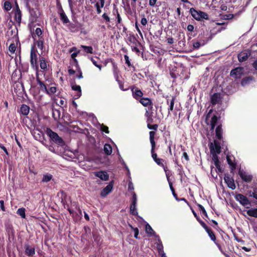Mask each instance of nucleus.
I'll list each match as a JSON object with an SVG mask.
<instances>
[{
    "instance_id": "43",
    "label": "nucleus",
    "mask_w": 257,
    "mask_h": 257,
    "mask_svg": "<svg viewBox=\"0 0 257 257\" xmlns=\"http://www.w3.org/2000/svg\"><path fill=\"white\" fill-rule=\"evenodd\" d=\"M252 80V78L251 77H246L244 79H243L242 81H241V84L242 85H244L245 84H246L248 81H251Z\"/></svg>"
},
{
    "instance_id": "1",
    "label": "nucleus",
    "mask_w": 257,
    "mask_h": 257,
    "mask_svg": "<svg viewBox=\"0 0 257 257\" xmlns=\"http://www.w3.org/2000/svg\"><path fill=\"white\" fill-rule=\"evenodd\" d=\"M190 13L191 16L197 21H201L203 19L208 20L209 18L207 14L206 13L201 11H197L193 8L190 9Z\"/></svg>"
},
{
    "instance_id": "9",
    "label": "nucleus",
    "mask_w": 257,
    "mask_h": 257,
    "mask_svg": "<svg viewBox=\"0 0 257 257\" xmlns=\"http://www.w3.org/2000/svg\"><path fill=\"white\" fill-rule=\"evenodd\" d=\"M210 149L212 154H216L220 152V146L216 141H214V144H211Z\"/></svg>"
},
{
    "instance_id": "55",
    "label": "nucleus",
    "mask_w": 257,
    "mask_h": 257,
    "mask_svg": "<svg viewBox=\"0 0 257 257\" xmlns=\"http://www.w3.org/2000/svg\"><path fill=\"white\" fill-rule=\"evenodd\" d=\"M134 189V187L133 184L131 181H130L128 183V190H131L133 192Z\"/></svg>"
},
{
    "instance_id": "10",
    "label": "nucleus",
    "mask_w": 257,
    "mask_h": 257,
    "mask_svg": "<svg viewBox=\"0 0 257 257\" xmlns=\"http://www.w3.org/2000/svg\"><path fill=\"white\" fill-rule=\"evenodd\" d=\"M94 175L103 181H107L109 178L108 174L105 171L95 172H94Z\"/></svg>"
},
{
    "instance_id": "16",
    "label": "nucleus",
    "mask_w": 257,
    "mask_h": 257,
    "mask_svg": "<svg viewBox=\"0 0 257 257\" xmlns=\"http://www.w3.org/2000/svg\"><path fill=\"white\" fill-rule=\"evenodd\" d=\"M29 111H30V108L28 105H25V104H23L21 106V107L20 108V112L22 114H23L24 115H27L29 114Z\"/></svg>"
},
{
    "instance_id": "37",
    "label": "nucleus",
    "mask_w": 257,
    "mask_h": 257,
    "mask_svg": "<svg viewBox=\"0 0 257 257\" xmlns=\"http://www.w3.org/2000/svg\"><path fill=\"white\" fill-rule=\"evenodd\" d=\"M90 60H91L92 63L97 67L99 70L100 71L101 70L102 66L101 64H98L97 62L92 57H90Z\"/></svg>"
},
{
    "instance_id": "60",
    "label": "nucleus",
    "mask_w": 257,
    "mask_h": 257,
    "mask_svg": "<svg viewBox=\"0 0 257 257\" xmlns=\"http://www.w3.org/2000/svg\"><path fill=\"white\" fill-rule=\"evenodd\" d=\"M163 160L160 158H158L155 162L159 165H162L163 166V164H162Z\"/></svg>"
},
{
    "instance_id": "63",
    "label": "nucleus",
    "mask_w": 257,
    "mask_h": 257,
    "mask_svg": "<svg viewBox=\"0 0 257 257\" xmlns=\"http://www.w3.org/2000/svg\"><path fill=\"white\" fill-rule=\"evenodd\" d=\"M169 187H170V188L172 192L174 193V192L175 191V190L173 187L172 183L170 181H169Z\"/></svg>"
},
{
    "instance_id": "62",
    "label": "nucleus",
    "mask_w": 257,
    "mask_h": 257,
    "mask_svg": "<svg viewBox=\"0 0 257 257\" xmlns=\"http://www.w3.org/2000/svg\"><path fill=\"white\" fill-rule=\"evenodd\" d=\"M132 194L133 195L132 201H137V197L136 194L135 192L133 191L132 192Z\"/></svg>"
},
{
    "instance_id": "50",
    "label": "nucleus",
    "mask_w": 257,
    "mask_h": 257,
    "mask_svg": "<svg viewBox=\"0 0 257 257\" xmlns=\"http://www.w3.org/2000/svg\"><path fill=\"white\" fill-rule=\"evenodd\" d=\"M198 222L200 223L201 225L205 229L206 231H207V230L209 229L208 227V226L206 225V224L201 219L199 220Z\"/></svg>"
},
{
    "instance_id": "49",
    "label": "nucleus",
    "mask_w": 257,
    "mask_h": 257,
    "mask_svg": "<svg viewBox=\"0 0 257 257\" xmlns=\"http://www.w3.org/2000/svg\"><path fill=\"white\" fill-rule=\"evenodd\" d=\"M124 60H125V63L128 65V66H131V62L130 61V59H129V57L127 55H125L124 56Z\"/></svg>"
},
{
    "instance_id": "3",
    "label": "nucleus",
    "mask_w": 257,
    "mask_h": 257,
    "mask_svg": "<svg viewBox=\"0 0 257 257\" xmlns=\"http://www.w3.org/2000/svg\"><path fill=\"white\" fill-rule=\"evenodd\" d=\"M30 58V62L32 67L37 70L38 66L37 65V50L34 46L31 47Z\"/></svg>"
},
{
    "instance_id": "56",
    "label": "nucleus",
    "mask_w": 257,
    "mask_h": 257,
    "mask_svg": "<svg viewBox=\"0 0 257 257\" xmlns=\"http://www.w3.org/2000/svg\"><path fill=\"white\" fill-rule=\"evenodd\" d=\"M157 2V0H149V5L153 7L156 5Z\"/></svg>"
},
{
    "instance_id": "39",
    "label": "nucleus",
    "mask_w": 257,
    "mask_h": 257,
    "mask_svg": "<svg viewBox=\"0 0 257 257\" xmlns=\"http://www.w3.org/2000/svg\"><path fill=\"white\" fill-rule=\"evenodd\" d=\"M16 49V47L14 44H11L10 45L9 50L12 54H13L15 53Z\"/></svg>"
},
{
    "instance_id": "27",
    "label": "nucleus",
    "mask_w": 257,
    "mask_h": 257,
    "mask_svg": "<svg viewBox=\"0 0 257 257\" xmlns=\"http://www.w3.org/2000/svg\"><path fill=\"white\" fill-rule=\"evenodd\" d=\"M246 213L250 216L257 217V208L250 209L247 211Z\"/></svg>"
},
{
    "instance_id": "40",
    "label": "nucleus",
    "mask_w": 257,
    "mask_h": 257,
    "mask_svg": "<svg viewBox=\"0 0 257 257\" xmlns=\"http://www.w3.org/2000/svg\"><path fill=\"white\" fill-rule=\"evenodd\" d=\"M4 8L7 11H9L11 9L12 6L10 2L6 1L4 3Z\"/></svg>"
},
{
    "instance_id": "54",
    "label": "nucleus",
    "mask_w": 257,
    "mask_h": 257,
    "mask_svg": "<svg viewBox=\"0 0 257 257\" xmlns=\"http://www.w3.org/2000/svg\"><path fill=\"white\" fill-rule=\"evenodd\" d=\"M151 153H152V156L153 159V160L155 161L157 159V155L156 153H154V150L152 151V148H151Z\"/></svg>"
},
{
    "instance_id": "13",
    "label": "nucleus",
    "mask_w": 257,
    "mask_h": 257,
    "mask_svg": "<svg viewBox=\"0 0 257 257\" xmlns=\"http://www.w3.org/2000/svg\"><path fill=\"white\" fill-rule=\"evenodd\" d=\"M71 87L72 90L76 92V94L74 96L75 98L77 99L80 97L81 95V87L79 85L73 84L72 85Z\"/></svg>"
},
{
    "instance_id": "57",
    "label": "nucleus",
    "mask_w": 257,
    "mask_h": 257,
    "mask_svg": "<svg viewBox=\"0 0 257 257\" xmlns=\"http://www.w3.org/2000/svg\"><path fill=\"white\" fill-rule=\"evenodd\" d=\"M0 148L2 149L6 154V155H9V153L6 149V148L2 144H0Z\"/></svg>"
},
{
    "instance_id": "45",
    "label": "nucleus",
    "mask_w": 257,
    "mask_h": 257,
    "mask_svg": "<svg viewBox=\"0 0 257 257\" xmlns=\"http://www.w3.org/2000/svg\"><path fill=\"white\" fill-rule=\"evenodd\" d=\"M100 129L102 132H104L105 133L108 134L109 133L108 127L103 124L100 125Z\"/></svg>"
},
{
    "instance_id": "44",
    "label": "nucleus",
    "mask_w": 257,
    "mask_h": 257,
    "mask_svg": "<svg viewBox=\"0 0 257 257\" xmlns=\"http://www.w3.org/2000/svg\"><path fill=\"white\" fill-rule=\"evenodd\" d=\"M147 126L150 130H157L158 127V125L156 124L154 125H151L150 123H148Z\"/></svg>"
},
{
    "instance_id": "6",
    "label": "nucleus",
    "mask_w": 257,
    "mask_h": 257,
    "mask_svg": "<svg viewBox=\"0 0 257 257\" xmlns=\"http://www.w3.org/2000/svg\"><path fill=\"white\" fill-rule=\"evenodd\" d=\"M236 200L240 202L243 206L249 204V202L247 198L241 194H237L235 197Z\"/></svg>"
},
{
    "instance_id": "8",
    "label": "nucleus",
    "mask_w": 257,
    "mask_h": 257,
    "mask_svg": "<svg viewBox=\"0 0 257 257\" xmlns=\"http://www.w3.org/2000/svg\"><path fill=\"white\" fill-rule=\"evenodd\" d=\"M224 180L227 186L232 189L234 190L235 189L236 186L234 183V180L232 178L230 177L228 175H225L224 177Z\"/></svg>"
},
{
    "instance_id": "31",
    "label": "nucleus",
    "mask_w": 257,
    "mask_h": 257,
    "mask_svg": "<svg viewBox=\"0 0 257 257\" xmlns=\"http://www.w3.org/2000/svg\"><path fill=\"white\" fill-rule=\"evenodd\" d=\"M80 47L83 48L85 52L87 53H93V48L91 46H86L84 45H81Z\"/></svg>"
},
{
    "instance_id": "28",
    "label": "nucleus",
    "mask_w": 257,
    "mask_h": 257,
    "mask_svg": "<svg viewBox=\"0 0 257 257\" xmlns=\"http://www.w3.org/2000/svg\"><path fill=\"white\" fill-rule=\"evenodd\" d=\"M40 66L42 69L45 70L47 68V64L45 58L43 57L40 58Z\"/></svg>"
},
{
    "instance_id": "48",
    "label": "nucleus",
    "mask_w": 257,
    "mask_h": 257,
    "mask_svg": "<svg viewBox=\"0 0 257 257\" xmlns=\"http://www.w3.org/2000/svg\"><path fill=\"white\" fill-rule=\"evenodd\" d=\"M250 196L257 199V187H255L253 189V192L252 194L250 195Z\"/></svg>"
},
{
    "instance_id": "23",
    "label": "nucleus",
    "mask_w": 257,
    "mask_h": 257,
    "mask_svg": "<svg viewBox=\"0 0 257 257\" xmlns=\"http://www.w3.org/2000/svg\"><path fill=\"white\" fill-rule=\"evenodd\" d=\"M112 66V70L113 72L114 76L116 79V80H117V79L118 78V70L117 66V65L115 64V62L112 61L111 62Z\"/></svg>"
},
{
    "instance_id": "25",
    "label": "nucleus",
    "mask_w": 257,
    "mask_h": 257,
    "mask_svg": "<svg viewBox=\"0 0 257 257\" xmlns=\"http://www.w3.org/2000/svg\"><path fill=\"white\" fill-rule=\"evenodd\" d=\"M103 150L105 154L109 155L112 153L111 146L108 144H105L104 146Z\"/></svg>"
},
{
    "instance_id": "11",
    "label": "nucleus",
    "mask_w": 257,
    "mask_h": 257,
    "mask_svg": "<svg viewBox=\"0 0 257 257\" xmlns=\"http://www.w3.org/2000/svg\"><path fill=\"white\" fill-rule=\"evenodd\" d=\"M250 55V52L248 51H244L240 52L238 55V60L240 62H243L247 59Z\"/></svg>"
},
{
    "instance_id": "52",
    "label": "nucleus",
    "mask_w": 257,
    "mask_h": 257,
    "mask_svg": "<svg viewBox=\"0 0 257 257\" xmlns=\"http://www.w3.org/2000/svg\"><path fill=\"white\" fill-rule=\"evenodd\" d=\"M157 248L158 249L159 253H162V252H163L164 251V250H163V245H162V243H161L160 244H158Z\"/></svg>"
},
{
    "instance_id": "20",
    "label": "nucleus",
    "mask_w": 257,
    "mask_h": 257,
    "mask_svg": "<svg viewBox=\"0 0 257 257\" xmlns=\"http://www.w3.org/2000/svg\"><path fill=\"white\" fill-rule=\"evenodd\" d=\"M150 135V141L151 144V147H152V151L155 149L156 146V143L154 141V136L155 135V132L153 131H151L149 133Z\"/></svg>"
},
{
    "instance_id": "51",
    "label": "nucleus",
    "mask_w": 257,
    "mask_h": 257,
    "mask_svg": "<svg viewBox=\"0 0 257 257\" xmlns=\"http://www.w3.org/2000/svg\"><path fill=\"white\" fill-rule=\"evenodd\" d=\"M35 34L37 35L38 37L40 36L42 34V31L39 28H37L35 30Z\"/></svg>"
},
{
    "instance_id": "19",
    "label": "nucleus",
    "mask_w": 257,
    "mask_h": 257,
    "mask_svg": "<svg viewBox=\"0 0 257 257\" xmlns=\"http://www.w3.org/2000/svg\"><path fill=\"white\" fill-rule=\"evenodd\" d=\"M212 160L214 162V165L215 167L217 168V169L220 172L221 171L220 166L219 165V161L218 159V156L216 154H212Z\"/></svg>"
},
{
    "instance_id": "14",
    "label": "nucleus",
    "mask_w": 257,
    "mask_h": 257,
    "mask_svg": "<svg viewBox=\"0 0 257 257\" xmlns=\"http://www.w3.org/2000/svg\"><path fill=\"white\" fill-rule=\"evenodd\" d=\"M113 185L111 183H109L101 191V196L104 197L109 193L112 189Z\"/></svg>"
},
{
    "instance_id": "34",
    "label": "nucleus",
    "mask_w": 257,
    "mask_h": 257,
    "mask_svg": "<svg viewBox=\"0 0 257 257\" xmlns=\"http://www.w3.org/2000/svg\"><path fill=\"white\" fill-rule=\"evenodd\" d=\"M206 231L207 232L211 239L215 242L216 240V237L213 231L210 229H208L207 231Z\"/></svg>"
},
{
    "instance_id": "53",
    "label": "nucleus",
    "mask_w": 257,
    "mask_h": 257,
    "mask_svg": "<svg viewBox=\"0 0 257 257\" xmlns=\"http://www.w3.org/2000/svg\"><path fill=\"white\" fill-rule=\"evenodd\" d=\"M141 23L143 26H146L147 24L148 20L145 17H144L142 18L141 21Z\"/></svg>"
},
{
    "instance_id": "24",
    "label": "nucleus",
    "mask_w": 257,
    "mask_h": 257,
    "mask_svg": "<svg viewBox=\"0 0 257 257\" xmlns=\"http://www.w3.org/2000/svg\"><path fill=\"white\" fill-rule=\"evenodd\" d=\"M216 137L219 139L221 140L222 138V130L220 125H218L215 130Z\"/></svg>"
},
{
    "instance_id": "4",
    "label": "nucleus",
    "mask_w": 257,
    "mask_h": 257,
    "mask_svg": "<svg viewBox=\"0 0 257 257\" xmlns=\"http://www.w3.org/2000/svg\"><path fill=\"white\" fill-rule=\"evenodd\" d=\"M212 110L210 109L209 111L208 112V114L206 116V121H208L209 118H211V121H210V124L211 126V130H213L214 129V127L216 124V123L217 122V117L216 115H213V116H211V112Z\"/></svg>"
},
{
    "instance_id": "33",
    "label": "nucleus",
    "mask_w": 257,
    "mask_h": 257,
    "mask_svg": "<svg viewBox=\"0 0 257 257\" xmlns=\"http://www.w3.org/2000/svg\"><path fill=\"white\" fill-rule=\"evenodd\" d=\"M52 178V176L50 174L44 175L43 177L42 181L43 182H48L50 181Z\"/></svg>"
},
{
    "instance_id": "61",
    "label": "nucleus",
    "mask_w": 257,
    "mask_h": 257,
    "mask_svg": "<svg viewBox=\"0 0 257 257\" xmlns=\"http://www.w3.org/2000/svg\"><path fill=\"white\" fill-rule=\"evenodd\" d=\"M187 30L189 32H192L194 30V26L192 25H188Z\"/></svg>"
},
{
    "instance_id": "2",
    "label": "nucleus",
    "mask_w": 257,
    "mask_h": 257,
    "mask_svg": "<svg viewBox=\"0 0 257 257\" xmlns=\"http://www.w3.org/2000/svg\"><path fill=\"white\" fill-rule=\"evenodd\" d=\"M46 132L47 135L51 138V139L56 144L59 145H63L64 144L63 140L56 133L53 132L49 128H47Z\"/></svg>"
},
{
    "instance_id": "7",
    "label": "nucleus",
    "mask_w": 257,
    "mask_h": 257,
    "mask_svg": "<svg viewBox=\"0 0 257 257\" xmlns=\"http://www.w3.org/2000/svg\"><path fill=\"white\" fill-rule=\"evenodd\" d=\"M243 70L242 67H237L231 70L230 75L235 78H240L242 74Z\"/></svg>"
},
{
    "instance_id": "46",
    "label": "nucleus",
    "mask_w": 257,
    "mask_h": 257,
    "mask_svg": "<svg viewBox=\"0 0 257 257\" xmlns=\"http://www.w3.org/2000/svg\"><path fill=\"white\" fill-rule=\"evenodd\" d=\"M102 17L103 18V19L105 21V22L106 23H108L110 22V18L106 13H104L102 15Z\"/></svg>"
},
{
    "instance_id": "18",
    "label": "nucleus",
    "mask_w": 257,
    "mask_h": 257,
    "mask_svg": "<svg viewBox=\"0 0 257 257\" xmlns=\"http://www.w3.org/2000/svg\"><path fill=\"white\" fill-rule=\"evenodd\" d=\"M26 254L28 256H32L35 253V248L26 245L25 247Z\"/></svg>"
},
{
    "instance_id": "59",
    "label": "nucleus",
    "mask_w": 257,
    "mask_h": 257,
    "mask_svg": "<svg viewBox=\"0 0 257 257\" xmlns=\"http://www.w3.org/2000/svg\"><path fill=\"white\" fill-rule=\"evenodd\" d=\"M0 208L2 211H5V208L4 206V202L3 200L0 201Z\"/></svg>"
},
{
    "instance_id": "15",
    "label": "nucleus",
    "mask_w": 257,
    "mask_h": 257,
    "mask_svg": "<svg viewBox=\"0 0 257 257\" xmlns=\"http://www.w3.org/2000/svg\"><path fill=\"white\" fill-rule=\"evenodd\" d=\"M220 100V95L219 93H214L211 97V101L213 104H216Z\"/></svg>"
},
{
    "instance_id": "64",
    "label": "nucleus",
    "mask_w": 257,
    "mask_h": 257,
    "mask_svg": "<svg viewBox=\"0 0 257 257\" xmlns=\"http://www.w3.org/2000/svg\"><path fill=\"white\" fill-rule=\"evenodd\" d=\"M200 46V44L198 42H196L193 44V47L195 48H199Z\"/></svg>"
},
{
    "instance_id": "29",
    "label": "nucleus",
    "mask_w": 257,
    "mask_h": 257,
    "mask_svg": "<svg viewBox=\"0 0 257 257\" xmlns=\"http://www.w3.org/2000/svg\"><path fill=\"white\" fill-rule=\"evenodd\" d=\"M57 91V88L55 86H51L49 89L47 88V91L45 92L49 95L54 94Z\"/></svg>"
},
{
    "instance_id": "38",
    "label": "nucleus",
    "mask_w": 257,
    "mask_h": 257,
    "mask_svg": "<svg viewBox=\"0 0 257 257\" xmlns=\"http://www.w3.org/2000/svg\"><path fill=\"white\" fill-rule=\"evenodd\" d=\"M174 101H175V98H172L171 100H170V103L169 105V108L168 109V112L170 113V111H172L173 110L174 108Z\"/></svg>"
},
{
    "instance_id": "41",
    "label": "nucleus",
    "mask_w": 257,
    "mask_h": 257,
    "mask_svg": "<svg viewBox=\"0 0 257 257\" xmlns=\"http://www.w3.org/2000/svg\"><path fill=\"white\" fill-rule=\"evenodd\" d=\"M131 228L134 230L135 234L134 237L136 238H138V235L139 233V231L138 228H134L132 225H130Z\"/></svg>"
},
{
    "instance_id": "47",
    "label": "nucleus",
    "mask_w": 257,
    "mask_h": 257,
    "mask_svg": "<svg viewBox=\"0 0 257 257\" xmlns=\"http://www.w3.org/2000/svg\"><path fill=\"white\" fill-rule=\"evenodd\" d=\"M135 28L137 30V31H138V33L139 34L140 36L143 38V34H142V33L141 32V30L140 29L139 27V24L137 22H136L135 23Z\"/></svg>"
},
{
    "instance_id": "35",
    "label": "nucleus",
    "mask_w": 257,
    "mask_h": 257,
    "mask_svg": "<svg viewBox=\"0 0 257 257\" xmlns=\"http://www.w3.org/2000/svg\"><path fill=\"white\" fill-rule=\"evenodd\" d=\"M130 213L133 215H137L138 212L136 208V206L134 205H131L130 206Z\"/></svg>"
},
{
    "instance_id": "22",
    "label": "nucleus",
    "mask_w": 257,
    "mask_h": 257,
    "mask_svg": "<svg viewBox=\"0 0 257 257\" xmlns=\"http://www.w3.org/2000/svg\"><path fill=\"white\" fill-rule=\"evenodd\" d=\"M140 102L145 106H149L152 105V101L148 98H141Z\"/></svg>"
},
{
    "instance_id": "30",
    "label": "nucleus",
    "mask_w": 257,
    "mask_h": 257,
    "mask_svg": "<svg viewBox=\"0 0 257 257\" xmlns=\"http://www.w3.org/2000/svg\"><path fill=\"white\" fill-rule=\"evenodd\" d=\"M226 158H227V161L228 162V164L231 167V169L232 170L235 169L236 165L235 163H234L233 161H232L231 160V159L228 156H227Z\"/></svg>"
},
{
    "instance_id": "17",
    "label": "nucleus",
    "mask_w": 257,
    "mask_h": 257,
    "mask_svg": "<svg viewBox=\"0 0 257 257\" xmlns=\"http://www.w3.org/2000/svg\"><path fill=\"white\" fill-rule=\"evenodd\" d=\"M59 14H60V19L61 20V21L63 22V23L67 24L69 22V20L68 17H67V16L66 15L65 13H64V11L62 9H61L60 11Z\"/></svg>"
},
{
    "instance_id": "36",
    "label": "nucleus",
    "mask_w": 257,
    "mask_h": 257,
    "mask_svg": "<svg viewBox=\"0 0 257 257\" xmlns=\"http://www.w3.org/2000/svg\"><path fill=\"white\" fill-rule=\"evenodd\" d=\"M197 206H198L199 207V209L200 210V211L202 212V213L206 217V218H208V215H207V213L205 209V208H204V207L201 205V204H198L197 205Z\"/></svg>"
},
{
    "instance_id": "26",
    "label": "nucleus",
    "mask_w": 257,
    "mask_h": 257,
    "mask_svg": "<svg viewBox=\"0 0 257 257\" xmlns=\"http://www.w3.org/2000/svg\"><path fill=\"white\" fill-rule=\"evenodd\" d=\"M37 81L38 84L40 86L41 90L42 91L45 92V91H47V86L43 82H42L40 80V79L38 77H37Z\"/></svg>"
},
{
    "instance_id": "21",
    "label": "nucleus",
    "mask_w": 257,
    "mask_h": 257,
    "mask_svg": "<svg viewBox=\"0 0 257 257\" xmlns=\"http://www.w3.org/2000/svg\"><path fill=\"white\" fill-rule=\"evenodd\" d=\"M145 230L146 233L148 234L149 236H151L155 235V232L148 223H147L146 225Z\"/></svg>"
},
{
    "instance_id": "5",
    "label": "nucleus",
    "mask_w": 257,
    "mask_h": 257,
    "mask_svg": "<svg viewBox=\"0 0 257 257\" xmlns=\"http://www.w3.org/2000/svg\"><path fill=\"white\" fill-rule=\"evenodd\" d=\"M238 174L241 178L246 182H250L252 179V176L243 170L240 169Z\"/></svg>"
},
{
    "instance_id": "42",
    "label": "nucleus",
    "mask_w": 257,
    "mask_h": 257,
    "mask_svg": "<svg viewBox=\"0 0 257 257\" xmlns=\"http://www.w3.org/2000/svg\"><path fill=\"white\" fill-rule=\"evenodd\" d=\"M37 45L38 47L41 50H43L44 48V42L42 40H39L37 42Z\"/></svg>"
},
{
    "instance_id": "58",
    "label": "nucleus",
    "mask_w": 257,
    "mask_h": 257,
    "mask_svg": "<svg viewBox=\"0 0 257 257\" xmlns=\"http://www.w3.org/2000/svg\"><path fill=\"white\" fill-rule=\"evenodd\" d=\"M65 104H66V101L65 100V99H61V100H60V101L58 103V105L61 106H63L64 105H65Z\"/></svg>"
},
{
    "instance_id": "32",
    "label": "nucleus",
    "mask_w": 257,
    "mask_h": 257,
    "mask_svg": "<svg viewBox=\"0 0 257 257\" xmlns=\"http://www.w3.org/2000/svg\"><path fill=\"white\" fill-rule=\"evenodd\" d=\"M17 214L21 216L22 218H25L26 217L25 209L24 208L18 209L17 210Z\"/></svg>"
},
{
    "instance_id": "12",
    "label": "nucleus",
    "mask_w": 257,
    "mask_h": 257,
    "mask_svg": "<svg viewBox=\"0 0 257 257\" xmlns=\"http://www.w3.org/2000/svg\"><path fill=\"white\" fill-rule=\"evenodd\" d=\"M132 91L133 97L136 99H138L139 98H141L143 95L142 91L136 87H133L132 89Z\"/></svg>"
}]
</instances>
